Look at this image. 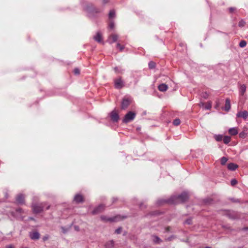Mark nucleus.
Returning a JSON list of instances; mask_svg holds the SVG:
<instances>
[{
    "instance_id": "2f4dec72",
    "label": "nucleus",
    "mask_w": 248,
    "mask_h": 248,
    "mask_svg": "<svg viewBox=\"0 0 248 248\" xmlns=\"http://www.w3.org/2000/svg\"><path fill=\"white\" fill-rule=\"evenodd\" d=\"M61 229L62 230V232L63 233H66L68 230H69V229L68 228H65L64 227H61Z\"/></svg>"
},
{
    "instance_id": "9d476101",
    "label": "nucleus",
    "mask_w": 248,
    "mask_h": 248,
    "mask_svg": "<svg viewBox=\"0 0 248 248\" xmlns=\"http://www.w3.org/2000/svg\"><path fill=\"white\" fill-rule=\"evenodd\" d=\"M84 199L83 196L80 194H77L75 196L74 201L76 203H80L83 202Z\"/></svg>"
},
{
    "instance_id": "c9c22d12",
    "label": "nucleus",
    "mask_w": 248,
    "mask_h": 248,
    "mask_svg": "<svg viewBox=\"0 0 248 248\" xmlns=\"http://www.w3.org/2000/svg\"><path fill=\"white\" fill-rule=\"evenodd\" d=\"M114 70L115 72L117 73H122V70L119 69V68L117 67L114 68Z\"/></svg>"
},
{
    "instance_id": "f257e3e1",
    "label": "nucleus",
    "mask_w": 248,
    "mask_h": 248,
    "mask_svg": "<svg viewBox=\"0 0 248 248\" xmlns=\"http://www.w3.org/2000/svg\"><path fill=\"white\" fill-rule=\"evenodd\" d=\"M188 198V195L187 193L186 192H183L179 195H174L172 196L170 200V202L173 204L183 202H186Z\"/></svg>"
},
{
    "instance_id": "37998d69",
    "label": "nucleus",
    "mask_w": 248,
    "mask_h": 248,
    "mask_svg": "<svg viewBox=\"0 0 248 248\" xmlns=\"http://www.w3.org/2000/svg\"><path fill=\"white\" fill-rule=\"evenodd\" d=\"M204 103H203V102H201V103H199V106H200V107H203L204 106Z\"/></svg>"
},
{
    "instance_id": "6e6552de",
    "label": "nucleus",
    "mask_w": 248,
    "mask_h": 248,
    "mask_svg": "<svg viewBox=\"0 0 248 248\" xmlns=\"http://www.w3.org/2000/svg\"><path fill=\"white\" fill-rule=\"evenodd\" d=\"M130 104V101L128 99L124 98L122 102L121 108L123 109H126Z\"/></svg>"
},
{
    "instance_id": "603ef678",
    "label": "nucleus",
    "mask_w": 248,
    "mask_h": 248,
    "mask_svg": "<svg viewBox=\"0 0 248 248\" xmlns=\"http://www.w3.org/2000/svg\"><path fill=\"white\" fill-rule=\"evenodd\" d=\"M206 248H211L207 247Z\"/></svg>"
},
{
    "instance_id": "de8ad7c7",
    "label": "nucleus",
    "mask_w": 248,
    "mask_h": 248,
    "mask_svg": "<svg viewBox=\"0 0 248 248\" xmlns=\"http://www.w3.org/2000/svg\"><path fill=\"white\" fill-rule=\"evenodd\" d=\"M170 230V227H168L166 228V232H169Z\"/></svg>"
},
{
    "instance_id": "7ed1b4c3",
    "label": "nucleus",
    "mask_w": 248,
    "mask_h": 248,
    "mask_svg": "<svg viewBox=\"0 0 248 248\" xmlns=\"http://www.w3.org/2000/svg\"><path fill=\"white\" fill-rule=\"evenodd\" d=\"M136 116V113L132 111H129L124 116L123 122L124 123H127L133 120Z\"/></svg>"
},
{
    "instance_id": "f3484780",
    "label": "nucleus",
    "mask_w": 248,
    "mask_h": 248,
    "mask_svg": "<svg viewBox=\"0 0 248 248\" xmlns=\"http://www.w3.org/2000/svg\"><path fill=\"white\" fill-rule=\"evenodd\" d=\"M168 88V85L164 83L160 84L158 87V90L161 92H165L167 90Z\"/></svg>"
},
{
    "instance_id": "4c0bfd02",
    "label": "nucleus",
    "mask_w": 248,
    "mask_h": 248,
    "mask_svg": "<svg viewBox=\"0 0 248 248\" xmlns=\"http://www.w3.org/2000/svg\"><path fill=\"white\" fill-rule=\"evenodd\" d=\"M74 72L75 74L78 75L79 74L80 71L78 68H76L74 69Z\"/></svg>"
},
{
    "instance_id": "c03bdc74",
    "label": "nucleus",
    "mask_w": 248,
    "mask_h": 248,
    "mask_svg": "<svg viewBox=\"0 0 248 248\" xmlns=\"http://www.w3.org/2000/svg\"><path fill=\"white\" fill-rule=\"evenodd\" d=\"M120 217H116V218H115L114 219H111V220H120L119 218Z\"/></svg>"
},
{
    "instance_id": "2eb2a0df",
    "label": "nucleus",
    "mask_w": 248,
    "mask_h": 248,
    "mask_svg": "<svg viewBox=\"0 0 248 248\" xmlns=\"http://www.w3.org/2000/svg\"><path fill=\"white\" fill-rule=\"evenodd\" d=\"M229 133L232 136L236 135L238 133V129L237 127H232L229 129Z\"/></svg>"
},
{
    "instance_id": "393cba45",
    "label": "nucleus",
    "mask_w": 248,
    "mask_h": 248,
    "mask_svg": "<svg viewBox=\"0 0 248 248\" xmlns=\"http://www.w3.org/2000/svg\"><path fill=\"white\" fill-rule=\"evenodd\" d=\"M228 159L226 157H221L220 159V163L221 165H224L226 164V162L227 161Z\"/></svg>"
},
{
    "instance_id": "a211bd4d",
    "label": "nucleus",
    "mask_w": 248,
    "mask_h": 248,
    "mask_svg": "<svg viewBox=\"0 0 248 248\" xmlns=\"http://www.w3.org/2000/svg\"><path fill=\"white\" fill-rule=\"evenodd\" d=\"M227 168L229 170H234L238 168V165L234 163H231L228 164Z\"/></svg>"
},
{
    "instance_id": "ddd939ff",
    "label": "nucleus",
    "mask_w": 248,
    "mask_h": 248,
    "mask_svg": "<svg viewBox=\"0 0 248 248\" xmlns=\"http://www.w3.org/2000/svg\"><path fill=\"white\" fill-rule=\"evenodd\" d=\"M87 10L89 13H98L101 12V10L93 7H88Z\"/></svg>"
},
{
    "instance_id": "864d4df0",
    "label": "nucleus",
    "mask_w": 248,
    "mask_h": 248,
    "mask_svg": "<svg viewBox=\"0 0 248 248\" xmlns=\"http://www.w3.org/2000/svg\"><path fill=\"white\" fill-rule=\"evenodd\" d=\"M203 97H204V98H206V95H204Z\"/></svg>"
},
{
    "instance_id": "0eeeda50",
    "label": "nucleus",
    "mask_w": 248,
    "mask_h": 248,
    "mask_svg": "<svg viewBox=\"0 0 248 248\" xmlns=\"http://www.w3.org/2000/svg\"><path fill=\"white\" fill-rule=\"evenodd\" d=\"M105 207L104 205L100 204L99 206H98L97 207H96L93 211L92 214L93 215L98 214V213L102 212L103 211H104L105 209Z\"/></svg>"
},
{
    "instance_id": "f8f14e48",
    "label": "nucleus",
    "mask_w": 248,
    "mask_h": 248,
    "mask_svg": "<svg viewBox=\"0 0 248 248\" xmlns=\"http://www.w3.org/2000/svg\"><path fill=\"white\" fill-rule=\"evenodd\" d=\"M93 39L95 41L98 43H102L103 44V42H102V34L101 33L98 31L96 33V35L94 36Z\"/></svg>"
},
{
    "instance_id": "3c124183",
    "label": "nucleus",
    "mask_w": 248,
    "mask_h": 248,
    "mask_svg": "<svg viewBox=\"0 0 248 248\" xmlns=\"http://www.w3.org/2000/svg\"><path fill=\"white\" fill-rule=\"evenodd\" d=\"M116 200V199H115V198H113V202H114Z\"/></svg>"
},
{
    "instance_id": "412c9836",
    "label": "nucleus",
    "mask_w": 248,
    "mask_h": 248,
    "mask_svg": "<svg viewBox=\"0 0 248 248\" xmlns=\"http://www.w3.org/2000/svg\"><path fill=\"white\" fill-rule=\"evenodd\" d=\"M153 241L156 244H159L162 242V240L157 236H153Z\"/></svg>"
},
{
    "instance_id": "39448f33",
    "label": "nucleus",
    "mask_w": 248,
    "mask_h": 248,
    "mask_svg": "<svg viewBox=\"0 0 248 248\" xmlns=\"http://www.w3.org/2000/svg\"><path fill=\"white\" fill-rule=\"evenodd\" d=\"M29 236L31 240H36L39 239L40 234L38 232L34 231L30 232Z\"/></svg>"
},
{
    "instance_id": "423d86ee",
    "label": "nucleus",
    "mask_w": 248,
    "mask_h": 248,
    "mask_svg": "<svg viewBox=\"0 0 248 248\" xmlns=\"http://www.w3.org/2000/svg\"><path fill=\"white\" fill-rule=\"evenodd\" d=\"M236 117L246 120L248 118V112L246 110L239 111L236 114Z\"/></svg>"
},
{
    "instance_id": "a18cd8bd",
    "label": "nucleus",
    "mask_w": 248,
    "mask_h": 248,
    "mask_svg": "<svg viewBox=\"0 0 248 248\" xmlns=\"http://www.w3.org/2000/svg\"><path fill=\"white\" fill-rule=\"evenodd\" d=\"M6 248H15L12 245H8L6 247Z\"/></svg>"
},
{
    "instance_id": "4468645a",
    "label": "nucleus",
    "mask_w": 248,
    "mask_h": 248,
    "mask_svg": "<svg viewBox=\"0 0 248 248\" xmlns=\"http://www.w3.org/2000/svg\"><path fill=\"white\" fill-rule=\"evenodd\" d=\"M118 38V35L115 34H112L109 37L108 42L110 44H112L113 43L116 42Z\"/></svg>"
},
{
    "instance_id": "09e8293b",
    "label": "nucleus",
    "mask_w": 248,
    "mask_h": 248,
    "mask_svg": "<svg viewBox=\"0 0 248 248\" xmlns=\"http://www.w3.org/2000/svg\"><path fill=\"white\" fill-rule=\"evenodd\" d=\"M108 0H103V2L104 4L107 3V2H108Z\"/></svg>"
},
{
    "instance_id": "5fc2aeb1",
    "label": "nucleus",
    "mask_w": 248,
    "mask_h": 248,
    "mask_svg": "<svg viewBox=\"0 0 248 248\" xmlns=\"http://www.w3.org/2000/svg\"><path fill=\"white\" fill-rule=\"evenodd\" d=\"M203 97H204V98H206V95H204Z\"/></svg>"
},
{
    "instance_id": "ea45409f",
    "label": "nucleus",
    "mask_w": 248,
    "mask_h": 248,
    "mask_svg": "<svg viewBox=\"0 0 248 248\" xmlns=\"http://www.w3.org/2000/svg\"><path fill=\"white\" fill-rule=\"evenodd\" d=\"M16 212L17 213H21L23 212L22 209L20 208L16 209Z\"/></svg>"
},
{
    "instance_id": "c85d7f7f",
    "label": "nucleus",
    "mask_w": 248,
    "mask_h": 248,
    "mask_svg": "<svg viewBox=\"0 0 248 248\" xmlns=\"http://www.w3.org/2000/svg\"><path fill=\"white\" fill-rule=\"evenodd\" d=\"M247 45V42L245 40L241 41L239 43V46L241 47H244Z\"/></svg>"
},
{
    "instance_id": "7c9ffc66",
    "label": "nucleus",
    "mask_w": 248,
    "mask_h": 248,
    "mask_svg": "<svg viewBox=\"0 0 248 248\" xmlns=\"http://www.w3.org/2000/svg\"><path fill=\"white\" fill-rule=\"evenodd\" d=\"M246 22L243 20H241L238 23L239 26L241 27L244 26Z\"/></svg>"
},
{
    "instance_id": "79ce46f5",
    "label": "nucleus",
    "mask_w": 248,
    "mask_h": 248,
    "mask_svg": "<svg viewBox=\"0 0 248 248\" xmlns=\"http://www.w3.org/2000/svg\"><path fill=\"white\" fill-rule=\"evenodd\" d=\"M235 10V8H233V7H231L229 8V11L231 13L233 11H234Z\"/></svg>"
},
{
    "instance_id": "f03ea898",
    "label": "nucleus",
    "mask_w": 248,
    "mask_h": 248,
    "mask_svg": "<svg viewBox=\"0 0 248 248\" xmlns=\"http://www.w3.org/2000/svg\"><path fill=\"white\" fill-rule=\"evenodd\" d=\"M45 206H46V209L48 210L50 208V205H48L46 202H42L40 203H35L34 202H33L31 207L33 210V212L34 213H39L43 211L44 207Z\"/></svg>"
},
{
    "instance_id": "4be33fe9",
    "label": "nucleus",
    "mask_w": 248,
    "mask_h": 248,
    "mask_svg": "<svg viewBox=\"0 0 248 248\" xmlns=\"http://www.w3.org/2000/svg\"><path fill=\"white\" fill-rule=\"evenodd\" d=\"M223 142L227 144L228 143H229L230 141H231V137H229V136H224V138H223Z\"/></svg>"
},
{
    "instance_id": "473e14b6",
    "label": "nucleus",
    "mask_w": 248,
    "mask_h": 248,
    "mask_svg": "<svg viewBox=\"0 0 248 248\" xmlns=\"http://www.w3.org/2000/svg\"><path fill=\"white\" fill-rule=\"evenodd\" d=\"M237 183V181L236 179H232L231 181V184L232 186H233Z\"/></svg>"
},
{
    "instance_id": "b1692460",
    "label": "nucleus",
    "mask_w": 248,
    "mask_h": 248,
    "mask_svg": "<svg viewBox=\"0 0 248 248\" xmlns=\"http://www.w3.org/2000/svg\"><path fill=\"white\" fill-rule=\"evenodd\" d=\"M115 12L113 10H111L109 12L108 16L109 18H112L115 17Z\"/></svg>"
},
{
    "instance_id": "5701e85b",
    "label": "nucleus",
    "mask_w": 248,
    "mask_h": 248,
    "mask_svg": "<svg viewBox=\"0 0 248 248\" xmlns=\"http://www.w3.org/2000/svg\"><path fill=\"white\" fill-rule=\"evenodd\" d=\"M214 138L217 141H220L223 139V137L221 135H216L214 136Z\"/></svg>"
},
{
    "instance_id": "a19ab883",
    "label": "nucleus",
    "mask_w": 248,
    "mask_h": 248,
    "mask_svg": "<svg viewBox=\"0 0 248 248\" xmlns=\"http://www.w3.org/2000/svg\"><path fill=\"white\" fill-rule=\"evenodd\" d=\"M186 223L188 224H190L191 223V220L190 219H187L186 221Z\"/></svg>"
},
{
    "instance_id": "20e7f679",
    "label": "nucleus",
    "mask_w": 248,
    "mask_h": 248,
    "mask_svg": "<svg viewBox=\"0 0 248 248\" xmlns=\"http://www.w3.org/2000/svg\"><path fill=\"white\" fill-rule=\"evenodd\" d=\"M124 85V82L121 78L114 79V86L116 89H121Z\"/></svg>"
},
{
    "instance_id": "6ab92c4d",
    "label": "nucleus",
    "mask_w": 248,
    "mask_h": 248,
    "mask_svg": "<svg viewBox=\"0 0 248 248\" xmlns=\"http://www.w3.org/2000/svg\"><path fill=\"white\" fill-rule=\"evenodd\" d=\"M114 246V242L113 240L108 241L105 244L106 248H113Z\"/></svg>"
},
{
    "instance_id": "58836bf2",
    "label": "nucleus",
    "mask_w": 248,
    "mask_h": 248,
    "mask_svg": "<svg viewBox=\"0 0 248 248\" xmlns=\"http://www.w3.org/2000/svg\"><path fill=\"white\" fill-rule=\"evenodd\" d=\"M49 238V235H46L44 236H43V240L44 241H46V240H47V239H48Z\"/></svg>"
},
{
    "instance_id": "1a4fd4ad",
    "label": "nucleus",
    "mask_w": 248,
    "mask_h": 248,
    "mask_svg": "<svg viewBox=\"0 0 248 248\" xmlns=\"http://www.w3.org/2000/svg\"><path fill=\"white\" fill-rule=\"evenodd\" d=\"M110 118H111V119L113 122H117L119 119V116L118 114L114 111H113L111 112V113L110 114Z\"/></svg>"
},
{
    "instance_id": "e433bc0d",
    "label": "nucleus",
    "mask_w": 248,
    "mask_h": 248,
    "mask_svg": "<svg viewBox=\"0 0 248 248\" xmlns=\"http://www.w3.org/2000/svg\"><path fill=\"white\" fill-rule=\"evenodd\" d=\"M122 232V228L119 227L115 230V233L117 234H120Z\"/></svg>"
},
{
    "instance_id": "8fccbe9b",
    "label": "nucleus",
    "mask_w": 248,
    "mask_h": 248,
    "mask_svg": "<svg viewBox=\"0 0 248 248\" xmlns=\"http://www.w3.org/2000/svg\"><path fill=\"white\" fill-rule=\"evenodd\" d=\"M75 229H76V230H78V227L77 226H75Z\"/></svg>"
},
{
    "instance_id": "49530a36",
    "label": "nucleus",
    "mask_w": 248,
    "mask_h": 248,
    "mask_svg": "<svg viewBox=\"0 0 248 248\" xmlns=\"http://www.w3.org/2000/svg\"><path fill=\"white\" fill-rule=\"evenodd\" d=\"M173 237V236H171V237L168 238L167 240L168 241H170Z\"/></svg>"
},
{
    "instance_id": "c756f323",
    "label": "nucleus",
    "mask_w": 248,
    "mask_h": 248,
    "mask_svg": "<svg viewBox=\"0 0 248 248\" xmlns=\"http://www.w3.org/2000/svg\"><path fill=\"white\" fill-rule=\"evenodd\" d=\"M109 28L111 29H113L114 28V22L113 21H111L109 24Z\"/></svg>"
},
{
    "instance_id": "72a5a7b5",
    "label": "nucleus",
    "mask_w": 248,
    "mask_h": 248,
    "mask_svg": "<svg viewBox=\"0 0 248 248\" xmlns=\"http://www.w3.org/2000/svg\"><path fill=\"white\" fill-rule=\"evenodd\" d=\"M117 48H119L121 51H122L124 48V46H123L121 45L119 43H118L117 44Z\"/></svg>"
},
{
    "instance_id": "aec40b11",
    "label": "nucleus",
    "mask_w": 248,
    "mask_h": 248,
    "mask_svg": "<svg viewBox=\"0 0 248 248\" xmlns=\"http://www.w3.org/2000/svg\"><path fill=\"white\" fill-rule=\"evenodd\" d=\"M246 90V86L245 85H241L239 88V93L241 95H243Z\"/></svg>"
},
{
    "instance_id": "a878e982",
    "label": "nucleus",
    "mask_w": 248,
    "mask_h": 248,
    "mask_svg": "<svg viewBox=\"0 0 248 248\" xmlns=\"http://www.w3.org/2000/svg\"><path fill=\"white\" fill-rule=\"evenodd\" d=\"M247 136V133H246V131H243L242 132H241L240 134H239V137L241 138H243V139H244Z\"/></svg>"
},
{
    "instance_id": "dca6fc26",
    "label": "nucleus",
    "mask_w": 248,
    "mask_h": 248,
    "mask_svg": "<svg viewBox=\"0 0 248 248\" xmlns=\"http://www.w3.org/2000/svg\"><path fill=\"white\" fill-rule=\"evenodd\" d=\"M231 108V104L230 100L229 98H227L225 100V106L224 107V109L225 111H228Z\"/></svg>"
},
{
    "instance_id": "f704fd0d",
    "label": "nucleus",
    "mask_w": 248,
    "mask_h": 248,
    "mask_svg": "<svg viewBox=\"0 0 248 248\" xmlns=\"http://www.w3.org/2000/svg\"><path fill=\"white\" fill-rule=\"evenodd\" d=\"M212 107V105L210 102H209L208 104L205 107V108L206 109H210Z\"/></svg>"
},
{
    "instance_id": "bb28decb",
    "label": "nucleus",
    "mask_w": 248,
    "mask_h": 248,
    "mask_svg": "<svg viewBox=\"0 0 248 248\" xmlns=\"http://www.w3.org/2000/svg\"><path fill=\"white\" fill-rule=\"evenodd\" d=\"M181 121L179 119H175L173 122V124L174 125L177 126L180 124Z\"/></svg>"
},
{
    "instance_id": "cd10ccee",
    "label": "nucleus",
    "mask_w": 248,
    "mask_h": 248,
    "mask_svg": "<svg viewBox=\"0 0 248 248\" xmlns=\"http://www.w3.org/2000/svg\"><path fill=\"white\" fill-rule=\"evenodd\" d=\"M148 65H149V67L150 69H153L155 67V63L154 62L151 61V62H149Z\"/></svg>"
},
{
    "instance_id": "9b49d317",
    "label": "nucleus",
    "mask_w": 248,
    "mask_h": 248,
    "mask_svg": "<svg viewBox=\"0 0 248 248\" xmlns=\"http://www.w3.org/2000/svg\"><path fill=\"white\" fill-rule=\"evenodd\" d=\"M24 198L25 196L23 194H20L17 196L16 201L19 204H23L24 203Z\"/></svg>"
}]
</instances>
